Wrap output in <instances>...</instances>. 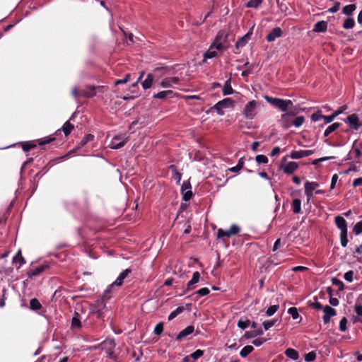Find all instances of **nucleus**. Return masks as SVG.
<instances>
[{
    "label": "nucleus",
    "instance_id": "nucleus-1",
    "mask_svg": "<svg viewBox=\"0 0 362 362\" xmlns=\"http://www.w3.org/2000/svg\"><path fill=\"white\" fill-rule=\"evenodd\" d=\"M264 100L282 112L278 122L284 129H289L292 127L293 118L299 113L298 108L294 105L293 102L289 99L274 98L269 95L264 96Z\"/></svg>",
    "mask_w": 362,
    "mask_h": 362
},
{
    "label": "nucleus",
    "instance_id": "nucleus-2",
    "mask_svg": "<svg viewBox=\"0 0 362 362\" xmlns=\"http://www.w3.org/2000/svg\"><path fill=\"white\" fill-rule=\"evenodd\" d=\"M259 103L256 100L249 101L243 110L244 117L247 119H252L258 113Z\"/></svg>",
    "mask_w": 362,
    "mask_h": 362
},
{
    "label": "nucleus",
    "instance_id": "nucleus-3",
    "mask_svg": "<svg viewBox=\"0 0 362 362\" xmlns=\"http://www.w3.org/2000/svg\"><path fill=\"white\" fill-rule=\"evenodd\" d=\"M227 35L223 31H219L217 33L212 43V45L215 46L216 50L223 51L227 48Z\"/></svg>",
    "mask_w": 362,
    "mask_h": 362
},
{
    "label": "nucleus",
    "instance_id": "nucleus-4",
    "mask_svg": "<svg viewBox=\"0 0 362 362\" xmlns=\"http://www.w3.org/2000/svg\"><path fill=\"white\" fill-rule=\"evenodd\" d=\"M129 136L125 134H117L110 141L108 145L112 149H119L123 147L127 142Z\"/></svg>",
    "mask_w": 362,
    "mask_h": 362
},
{
    "label": "nucleus",
    "instance_id": "nucleus-5",
    "mask_svg": "<svg viewBox=\"0 0 362 362\" xmlns=\"http://www.w3.org/2000/svg\"><path fill=\"white\" fill-rule=\"evenodd\" d=\"M116 344L112 339H107L105 341H103L98 347L100 348L102 350H104L107 354V356L110 358H113V353L114 349L115 348Z\"/></svg>",
    "mask_w": 362,
    "mask_h": 362
},
{
    "label": "nucleus",
    "instance_id": "nucleus-6",
    "mask_svg": "<svg viewBox=\"0 0 362 362\" xmlns=\"http://www.w3.org/2000/svg\"><path fill=\"white\" fill-rule=\"evenodd\" d=\"M280 168L284 173L290 175L298 169V164L294 161L286 162V158H284L281 161Z\"/></svg>",
    "mask_w": 362,
    "mask_h": 362
},
{
    "label": "nucleus",
    "instance_id": "nucleus-7",
    "mask_svg": "<svg viewBox=\"0 0 362 362\" xmlns=\"http://www.w3.org/2000/svg\"><path fill=\"white\" fill-rule=\"evenodd\" d=\"M320 186L317 182L306 181L304 184L305 194L307 197V202H309L310 199L313 197L314 192Z\"/></svg>",
    "mask_w": 362,
    "mask_h": 362
},
{
    "label": "nucleus",
    "instance_id": "nucleus-8",
    "mask_svg": "<svg viewBox=\"0 0 362 362\" xmlns=\"http://www.w3.org/2000/svg\"><path fill=\"white\" fill-rule=\"evenodd\" d=\"M191 189L192 186L189 180L184 181L181 186V193L182 194V199L185 202L189 201L193 196Z\"/></svg>",
    "mask_w": 362,
    "mask_h": 362
},
{
    "label": "nucleus",
    "instance_id": "nucleus-9",
    "mask_svg": "<svg viewBox=\"0 0 362 362\" xmlns=\"http://www.w3.org/2000/svg\"><path fill=\"white\" fill-rule=\"evenodd\" d=\"M28 308L30 310L34 311L36 314L45 317L44 315V308L37 298H35L30 300Z\"/></svg>",
    "mask_w": 362,
    "mask_h": 362
},
{
    "label": "nucleus",
    "instance_id": "nucleus-10",
    "mask_svg": "<svg viewBox=\"0 0 362 362\" xmlns=\"http://www.w3.org/2000/svg\"><path fill=\"white\" fill-rule=\"evenodd\" d=\"M103 86H87L82 91L83 96L86 98H93L97 93H103Z\"/></svg>",
    "mask_w": 362,
    "mask_h": 362
},
{
    "label": "nucleus",
    "instance_id": "nucleus-11",
    "mask_svg": "<svg viewBox=\"0 0 362 362\" xmlns=\"http://www.w3.org/2000/svg\"><path fill=\"white\" fill-rule=\"evenodd\" d=\"M231 105H232V100L230 98H225V99L218 102L216 105H214V107H212V109L215 110L219 115H223L224 112L223 111V109L228 107Z\"/></svg>",
    "mask_w": 362,
    "mask_h": 362
},
{
    "label": "nucleus",
    "instance_id": "nucleus-12",
    "mask_svg": "<svg viewBox=\"0 0 362 362\" xmlns=\"http://www.w3.org/2000/svg\"><path fill=\"white\" fill-rule=\"evenodd\" d=\"M346 122L350 128L354 130H358L362 126V122L359 120L358 117L356 114L349 115Z\"/></svg>",
    "mask_w": 362,
    "mask_h": 362
},
{
    "label": "nucleus",
    "instance_id": "nucleus-13",
    "mask_svg": "<svg viewBox=\"0 0 362 362\" xmlns=\"http://www.w3.org/2000/svg\"><path fill=\"white\" fill-rule=\"evenodd\" d=\"M179 83L180 78L178 77H166L160 81V86L163 88H174L175 85Z\"/></svg>",
    "mask_w": 362,
    "mask_h": 362
},
{
    "label": "nucleus",
    "instance_id": "nucleus-14",
    "mask_svg": "<svg viewBox=\"0 0 362 362\" xmlns=\"http://www.w3.org/2000/svg\"><path fill=\"white\" fill-rule=\"evenodd\" d=\"M192 304H182L179 305L175 310L170 313L168 317H177L180 314H187V312L189 310V307Z\"/></svg>",
    "mask_w": 362,
    "mask_h": 362
},
{
    "label": "nucleus",
    "instance_id": "nucleus-15",
    "mask_svg": "<svg viewBox=\"0 0 362 362\" xmlns=\"http://www.w3.org/2000/svg\"><path fill=\"white\" fill-rule=\"evenodd\" d=\"M49 267V264H44L40 265L38 267H35L34 269H30L28 272L27 274L29 278H32L33 276H38L41 274L45 269Z\"/></svg>",
    "mask_w": 362,
    "mask_h": 362
},
{
    "label": "nucleus",
    "instance_id": "nucleus-16",
    "mask_svg": "<svg viewBox=\"0 0 362 362\" xmlns=\"http://www.w3.org/2000/svg\"><path fill=\"white\" fill-rule=\"evenodd\" d=\"M313 153V151L312 150H300V151H293L291 153L290 157L292 159H300L303 157H308Z\"/></svg>",
    "mask_w": 362,
    "mask_h": 362
},
{
    "label": "nucleus",
    "instance_id": "nucleus-17",
    "mask_svg": "<svg viewBox=\"0 0 362 362\" xmlns=\"http://www.w3.org/2000/svg\"><path fill=\"white\" fill-rule=\"evenodd\" d=\"M175 93L172 90H162L156 93L153 95V98L160 99V100H166L169 98H173L175 96Z\"/></svg>",
    "mask_w": 362,
    "mask_h": 362
},
{
    "label": "nucleus",
    "instance_id": "nucleus-18",
    "mask_svg": "<svg viewBox=\"0 0 362 362\" xmlns=\"http://www.w3.org/2000/svg\"><path fill=\"white\" fill-rule=\"evenodd\" d=\"M253 32V27L250 29V30L242 37L239 38L235 43L236 48H240L245 46V45L250 40L251 35Z\"/></svg>",
    "mask_w": 362,
    "mask_h": 362
},
{
    "label": "nucleus",
    "instance_id": "nucleus-19",
    "mask_svg": "<svg viewBox=\"0 0 362 362\" xmlns=\"http://www.w3.org/2000/svg\"><path fill=\"white\" fill-rule=\"evenodd\" d=\"M194 331V327L192 325H189L180 332L179 334L176 336L175 339L177 341H181L187 337L189 334H192Z\"/></svg>",
    "mask_w": 362,
    "mask_h": 362
},
{
    "label": "nucleus",
    "instance_id": "nucleus-20",
    "mask_svg": "<svg viewBox=\"0 0 362 362\" xmlns=\"http://www.w3.org/2000/svg\"><path fill=\"white\" fill-rule=\"evenodd\" d=\"M282 35V30L279 27L274 28L267 35V40L269 42L274 41L276 38L280 37Z\"/></svg>",
    "mask_w": 362,
    "mask_h": 362
},
{
    "label": "nucleus",
    "instance_id": "nucleus-21",
    "mask_svg": "<svg viewBox=\"0 0 362 362\" xmlns=\"http://www.w3.org/2000/svg\"><path fill=\"white\" fill-rule=\"evenodd\" d=\"M131 273V269H126L121 272L117 276V279L111 284L112 286H119L123 284L124 279Z\"/></svg>",
    "mask_w": 362,
    "mask_h": 362
},
{
    "label": "nucleus",
    "instance_id": "nucleus-22",
    "mask_svg": "<svg viewBox=\"0 0 362 362\" xmlns=\"http://www.w3.org/2000/svg\"><path fill=\"white\" fill-rule=\"evenodd\" d=\"M335 223L341 233L348 232L346 221L343 217L340 216L335 217Z\"/></svg>",
    "mask_w": 362,
    "mask_h": 362
},
{
    "label": "nucleus",
    "instance_id": "nucleus-23",
    "mask_svg": "<svg viewBox=\"0 0 362 362\" xmlns=\"http://www.w3.org/2000/svg\"><path fill=\"white\" fill-rule=\"evenodd\" d=\"M200 274L199 272H194L192 275V278L187 284V290L191 291L194 288V285L197 284L200 279Z\"/></svg>",
    "mask_w": 362,
    "mask_h": 362
},
{
    "label": "nucleus",
    "instance_id": "nucleus-24",
    "mask_svg": "<svg viewBox=\"0 0 362 362\" xmlns=\"http://www.w3.org/2000/svg\"><path fill=\"white\" fill-rule=\"evenodd\" d=\"M327 29V23L325 21L317 22L313 27V31L317 33H324Z\"/></svg>",
    "mask_w": 362,
    "mask_h": 362
},
{
    "label": "nucleus",
    "instance_id": "nucleus-25",
    "mask_svg": "<svg viewBox=\"0 0 362 362\" xmlns=\"http://www.w3.org/2000/svg\"><path fill=\"white\" fill-rule=\"evenodd\" d=\"M169 169L172 172L173 178L176 181L177 184H180L182 179V174L177 171L176 166L174 165H170Z\"/></svg>",
    "mask_w": 362,
    "mask_h": 362
},
{
    "label": "nucleus",
    "instance_id": "nucleus-26",
    "mask_svg": "<svg viewBox=\"0 0 362 362\" xmlns=\"http://www.w3.org/2000/svg\"><path fill=\"white\" fill-rule=\"evenodd\" d=\"M153 75L152 74H148L145 80L141 83L142 88L144 90L150 88L153 84Z\"/></svg>",
    "mask_w": 362,
    "mask_h": 362
},
{
    "label": "nucleus",
    "instance_id": "nucleus-27",
    "mask_svg": "<svg viewBox=\"0 0 362 362\" xmlns=\"http://www.w3.org/2000/svg\"><path fill=\"white\" fill-rule=\"evenodd\" d=\"M257 324L255 322H252V327L254 330L251 332H246V335L247 337H255L257 335H261L263 333V331L261 328L256 329Z\"/></svg>",
    "mask_w": 362,
    "mask_h": 362
},
{
    "label": "nucleus",
    "instance_id": "nucleus-28",
    "mask_svg": "<svg viewBox=\"0 0 362 362\" xmlns=\"http://www.w3.org/2000/svg\"><path fill=\"white\" fill-rule=\"evenodd\" d=\"M291 206L294 214H298L301 213V201L299 199H294Z\"/></svg>",
    "mask_w": 362,
    "mask_h": 362
},
{
    "label": "nucleus",
    "instance_id": "nucleus-29",
    "mask_svg": "<svg viewBox=\"0 0 362 362\" xmlns=\"http://www.w3.org/2000/svg\"><path fill=\"white\" fill-rule=\"evenodd\" d=\"M356 4H349L343 7L342 13L346 16H350L353 14L354 11L356 10Z\"/></svg>",
    "mask_w": 362,
    "mask_h": 362
},
{
    "label": "nucleus",
    "instance_id": "nucleus-30",
    "mask_svg": "<svg viewBox=\"0 0 362 362\" xmlns=\"http://www.w3.org/2000/svg\"><path fill=\"white\" fill-rule=\"evenodd\" d=\"M214 49H216L215 46L211 45L209 49L204 54V59H212L217 55V52Z\"/></svg>",
    "mask_w": 362,
    "mask_h": 362
},
{
    "label": "nucleus",
    "instance_id": "nucleus-31",
    "mask_svg": "<svg viewBox=\"0 0 362 362\" xmlns=\"http://www.w3.org/2000/svg\"><path fill=\"white\" fill-rule=\"evenodd\" d=\"M114 286H112L111 284L109 285L107 288L105 290L102 297H101V303H104L105 302H106L107 300H108L110 297H111V292H112V288H113Z\"/></svg>",
    "mask_w": 362,
    "mask_h": 362
},
{
    "label": "nucleus",
    "instance_id": "nucleus-32",
    "mask_svg": "<svg viewBox=\"0 0 362 362\" xmlns=\"http://www.w3.org/2000/svg\"><path fill=\"white\" fill-rule=\"evenodd\" d=\"M340 127V124L338 122H334L327 127V129L325 130L324 136H328L331 133L337 130Z\"/></svg>",
    "mask_w": 362,
    "mask_h": 362
},
{
    "label": "nucleus",
    "instance_id": "nucleus-33",
    "mask_svg": "<svg viewBox=\"0 0 362 362\" xmlns=\"http://www.w3.org/2000/svg\"><path fill=\"white\" fill-rule=\"evenodd\" d=\"M285 354L287 357L293 359L297 360L298 358V353L293 349L288 348L285 351Z\"/></svg>",
    "mask_w": 362,
    "mask_h": 362
},
{
    "label": "nucleus",
    "instance_id": "nucleus-34",
    "mask_svg": "<svg viewBox=\"0 0 362 362\" xmlns=\"http://www.w3.org/2000/svg\"><path fill=\"white\" fill-rule=\"evenodd\" d=\"M324 315L322 317H333L336 315V311L332 307L326 305L323 308Z\"/></svg>",
    "mask_w": 362,
    "mask_h": 362
},
{
    "label": "nucleus",
    "instance_id": "nucleus-35",
    "mask_svg": "<svg viewBox=\"0 0 362 362\" xmlns=\"http://www.w3.org/2000/svg\"><path fill=\"white\" fill-rule=\"evenodd\" d=\"M13 262L16 263L19 262V267H21L22 265H23L25 263V261L24 258L21 255V250H18L16 255L13 257Z\"/></svg>",
    "mask_w": 362,
    "mask_h": 362
},
{
    "label": "nucleus",
    "instance_id": "nucleus-36",
    "mask_svg": "<svg viewBox=\"0 0 362 362\" xmlns=\"http://www.w3.org/2000/svg\"><path fill=\"white\" fill-rule=\"evenodd\" d=\"M354 25H355V21L354 20V18H347L344 21L342 27L345 30H349V29L353 28L354 27Z\"/></svg>",
    "mask_w": 362,
    "mask_h": 362
},
{
    "label": "nucleus",
    "instance_id": "nucleus-37",
    "mask_svg": "<svg viewBox=\"0 0 362 362\" xmlns=\"http://www.w3.org/2000/svg\"><path fill=\"white\" fill-rule=\"evenodd\" d=\"M341 115V111H336L334 113H333L331 115L325 116L322 118L324 120L325 124H329L332 122L338 115Z\"/></svg>",
    "mask_w": 362,
    "mask_h": 362
},
{
    "label": "nucleus",
    "instance_id": "nucleus-38",
    "mask_svg": "<svg viewBox=\"0 0 362 362\" xmlns=\"http://www.w3.org/2000/svg\"><path fill=\"white\" fill-rule=\"evenodd\" d=\"M254 350V348L252 346H250V345H247V346H245V347H243L242 349V350L240 351V355L243 357V358H245L246 356H247L252 351Z\"/></svg>",
    "mask_w": 362,
    "mask_h": 362
},
{
    "label": "nucleus",
    "instance_id": "nucleus-39",
    "mask_svg": "<svg viewBox=\"0 0 362 362\" xmlns=\"http://www.w3.org/2000/svg\"><path fill=\"white\" fill-rule=\"evenodd\" d=\"M305 122V117L303 116L296 117L294 119H293L292 127H300Z\"/></svg>",
    "mask_w": 362,
    "mask_h": 362
},
{
    "label": "nucleus",
    "instance_id": "nucleus-40",
    "mask_svg": "<svg viewBox=\"0 0 362 362\" xmlns=\"http://www.w3.org/2000/svg\"><path fill=\"white\" fill-rule=\"evenodd\" d=\"M73 129L74 125L71 124L69 121L66 122L62 127V129L65 136H68L69 134H70Z\"/></svg>",
    "mask_w": 362,
    "mask_h": 362
},
{
    "label": "nucleus",
    "instance_id": "nucleus-41",
    "mask_svg": "<svg viewBox=\"0 0 362 362\" xmlns=\"http://www.w3.org/2000/svg\"><path fill=\"white\" fill-rule=\"evenodd\" d=\"M203 355H204V351L197 349L194 352L192 353L191 354H189L188 356L190 357V358L193 361L196 362V361L198 358H199L200 357H202Z\"/></svg>",
    "mask_w": 362,
    "mask_h": 362
},
{
    "label": "nucleus",
    "instance_id": "nucleus-42",
    "mask_svg": "<svg viewBox=\"0 0 362 362\" xmlns=\"http://www.w3.org/2000/svg\"><path fill=\"white\" fill-rule=\"evenodd\" d=\"M223 93L224 95H228L233 93V88L230 86L229 80L226 81L223 89Z\"/></svg>",
    "mask_w": 362,
    "mask_h": 362
},
{
    "label": "nucleus",
    "instance_id": "nucleus-43",
    "mask_svg": "<svg viewBox=\"0 0 362 362\" xmlns=\"http://www.w3.org/2000/svg\"><path fill=\"white\" fill-rule=\"evenodd\" d=\"M262 0H250L246 4L245 6L247 8H257L262 4Z\"/></svg>",
    "mask_w": 362,
    "mask_h": 362
},
{
    "label": "nucleus",
    "instance_id": "nucleus-44",
    "mask_svg": "<svg viewBox=\"0 0 362 362\" xmlns=\"http://www.w3.org/2000/svg\"><path fill=\"white\" fill-rule=\"evenodd\" d=\"M71 327L72 330H78L81 327L80 318H72Z\"/></svg>",
    "mask_w": 362,
    "mask_h": 362
},
{
    "label": "nucleus",
    "instance_id": "nucleus-45",
    "mask_svg": "<svg viewBox=\"0 0 362 362\" xmlns=\"http://www.w3.org/2000/svg\"><path fill=\"white\" fill-rule=\"evenodd\" d=\"M227 230H228V233L230 234V237L232 235H235L238 234L240 232V228L238 226H237L235 224H233L230 226V228Z\"/></svg>",
    "mask_w": 362,
    "mask_h": 362
},
{
    "label": "nucleus",
    "instance_id": "nucleus-46",
    "mask_svg": "<svg viewBox=\"0 0 362 362\" xmlns=\"http://www.w3.org/2000/svg\"><path fill=\"white\" fill-rule=\"evenodd\" d=\"M347 233L348 232L340 233V242H341V246L344 247H346L348 242H349V240L347 238Z\"/></svg>",
    "mask_w": 362,
    "mask_h": 362
},
{
    "label": "nucleus",
    "instance_id": "nucleus-47",
    "mask_svg": "<svg viewBox=\"0 0 362 362\" xmlns=\"http://www.w3.org/2000/svg\"><path fill=\"white\" fill-rule=\"evenodd\" d=\"M217 238H230V234L228 233L227 230H224L220 228L217 231Z\"/></svg>",
    "mask_w": 362,
    "mask_h": 362
},
{
    "label": "nucleus",
    "instance_id": "nucleus-48",
    "mask_svg": "<svg viewBox=\"0 0 362 362\" xmlns=\"http://www.w3.org/2000/svg\"><path fill=\"white\" fill-rule=\"evenodd\" d=\"M255 160H256V161L259 164H261V163L266 164V163H268V158L264 155H257V156H256Z\"/></svg>",
    "mask_w": 362,
    "mask_h": 362
},
{
    "label": "nucleus",
    "instance_id": "nucleus-49",
    "mask_svg": "<svg viewBox=\"0 0 362 362\" xmlns=\"http://www.w3.org/2000/svg\"><path fill=\"white\" fill-rule=\"evenodd\" d=\"M94 139V136L93 134H88L86 135L83 139L81 141V146L86 145L88 142L93 141Z\"/></svg>",
    "mask_w": 362,
    "mask_h": 362
},
{
    "label": "nucleus",
    "instance_id": "nucleus-50",
    "mask_svg": "<svg viewBox=\"0 0 362 362\" xmlns=\"http://www.w3.org/2000/svg\"><path fill=\"white\" fill-rule=\"evenodd\" d=\"M36 145L31 142H25L22 144V148L25 152L30 151V149L33 148Z\"/></svg>",
    "mask_w": 362,
    "mask_h": 362
},
{
    "label": "nucleus",
    "instance_id": "nucleus-51",
    "mask_svg": "<svg viewBox=\"0 0 362 362\" xmlns=\"http://www.w3.org/2000/svg\"><path fill=\"white\" fill-rule=\"evenodd\" d=\"M279 305H274L270 307H269L266 311V313L268 316L273 315L278 310Z\"/></svg>",
    "mask_w": 362,
    "mask_h": 362
},
{
    "label": "nucleus",
    "instance_id": "nucleus-52",
    "mask_svg": "<svg viewBox=\"0 0 362 362\" xmlns=\"http://www.w3.org/2000/svg\"><path fill=\"white\" fill-rule=\"evenodd\" d=\"M130 78H131L130 74H127L125 75L124 78L116 80L115 81V84L117 86V85H119V84L126 83L127 82H128L130 80Z\"/></svg>",
    "mask_w": 362,
    "mask_h": 362
},
{
    "label": "nucleus",
    "instance_id": "nucleus-53",
    "mask_svg": "<svg viewBox=\"0 0 362 362\" xmlns=\"http://www.w3.org/2000/svg\"><path fill=\"white\" fill-rule=\"evenodd\" d=\"M316 358V354L310 351L305 355V360L308 362L313 361Z\"/></svg>",
    "mask_w": 362,
    "mask_h": 362
},
{
    "label": "nucleus",
    "instance_id": "nucleus-54",
    "mask_svg": "<svg viewBox=\"0 0 362 362\" xmlns=\"http://www.w3.org/2000/svg\"><path fill=\"white\" fill-rule=\"evenodd\" d=\"M354 233L358 235L362 233V221L356 223L354 228Z\"/></svg>",
    "mask_w": 362,
    "mask_h": 362
},
{
    "label": "nucleus",
    "instance_id": "nucleus-55",
    "mask_svg": "<svg viewBox=\"0 0 362 362\" xmlns=\"http://www.w3.org/2000/svg\"><path fill=\"white\" fill-rule=\"evenodd\" d=\"M324 117V115L321 114L320 112H317L315 113H313L311 116V120L313 122H318L320 119H322Z\"/></svg>",
    "mask_w": 362,
    "mask_h": 362
},
{
    "label": "nucleus",
    "instance_id": "nucleus-56",
    "mask_svg": "<svg viewBox=\"0 0 362 362\" xmlns=\"http://www.w3.org/2000/svg\"><path fill=\"white\" fill-rule=\"evenodd\" d=\"M243 158H240L238 161V165L235 167L231 168L230 169V170L233 173H238L243 168Z\"/></svg>",
    "mask_w": 362,
    "mask_h": 362
},
{
    "label": "nucleus",
    "instance_id": "nucleus-57",
    "mask_svg": "<svg viewBox=\"0 0 362 362\" xmlns=\"http://www.w3.org/2000/svg\"><path fill=\"white\" fill-rule=\"evenodd\" d=\"M276 320H272L269 321H265L263 322V326L265 330H268L272 326L275 325Z\"/></svg>",
    "mask_w": 362,
    "mask_h": 362
},
{
    "label": "nucleus",
    "instance_id": "nucleus-58",
    "mask_svg": "<svg viewBox=\"0 0 362 362\" xmlns=\"http://www.w3.org/2000/svg\"><path fill=\"white\" fill-rule=\"evenodd\" d=\"M163 325L162 322H159L156 325V327L154 328V333L156 335H159L163 332Z\"/></svg>",
    "mask_w": 362,
    "mask_h": 362
},
{
    "label": "nucleus",
    "instance_id": "nucleus-59",
    "mask_svg": "<svg viewBox=\"0 0 362 362\" xmlns=\"http://www.w3.org/2000/svg\"><path fill=\"white\" fill-rule=\"evenodd\" d=\"M344 278L348 282H352L354 280V272L352 271L346 272L344 275Z\"/></svg>",
    "mask_w": 362,
    "mask_h": 362
},
{
    "label": "nucleus",
    "instance_id": "nucleus-60",
    "mask_svg": "<svg viewBox=\"0 0 362 362\" xmlns=\"http://www.w3.org/2000/svg\"><path fill=\"white\" fill-rule=\"evenodd\" d=\"M339 8H340V3L339 1H337L332 7H331L328 9V12L334 13L339 10Z\"/></svg>",
    "mask_w": 362,
    "mask_h": 362
},
{
    "label": "nucleus",
    "instance_id": "nucleus-61",
    "mask_svg": "<svg viewBox=\"0 0 362 362\" xmlns=\"http://www.w3.org/2000/svg\"><path fill=\"white\" fill-rule=\"evenodd\" d=\"M347 320L346 318H341L339 322V329L341 332H344L346 329Z\"/></svg>",
    "mask_w": 362,
    "mask_h": 362
},
{
    "label": "nucleus",
    "instance_id": "nucleus-62",
    "mask_svg": "<svg viewBox=\"0 0 362 362\" xmlns=\"http://www.w3.org/2000/svg\"><path fill=\"white\" fill-rule=\"evenodd\" d=\"M209 289L208 288H202L197 291V293L199 294L200 296H204L209 293Z\"/></svg>",
    "mask_w": 362,
    "mask_h": 362
},
{
    "label": "nucleus",
    "instance_id": "nucleus-63",
    "mask_svg": "<svg viewBox=\"0 0 362 362\" xmlns=\"http://www.w3.org/2000/svg\"><path fill=\"white\" fill-rule=\"evenodd\" d=\"M266 341L267 339L265 338H257L252 341V344L256 346H261Z\"/></svg>",
    "mask_w": 362,
    "mask_h": 362
},
{
    "label": "nucleus",
    "instance_id": "nucleus-64",
    "mask_svg": "<svg viewBox=\"0 0 362 362\" xmlns=\"http://www.w3.org/2000/svg\"><path fill=\"white\" fill-rule=\"evenodd\" d=\"M288 313L291 315V317H299L298 310L295 307H291L288 310Z\"/></svg>",
    "mask_w": 362,
    "mask_h": 362
}]
</instances>
